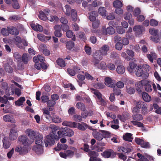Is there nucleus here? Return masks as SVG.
Returning a JSON list of instances; mask_svg holds the SVG:
<instances>
[{
	"instance_id": "35",
	"label": "nucleus",
	"mask_w": 161,
	"mask_h": 161,
	"mask_svg": "<svg viewBox=\"0 0 161 161\" xmlns=\"http://www.w3.org/2000/svg\"><path fill=\"white\" fill-rule=\"evenodd\" d=\"M66 36L69 38H71L73 37L72 39L73 41H75L76 40L75 36V35H73V33L71 30L67 31L66 32Z\"/></svg>"
},
{
	"instance_id": "25",
	"label": "nucleus",
	"mask_w": 161,
	"mask_h": 161,
	"mask_svg": "<svg viewBox=\"0 0 161 161\" xmlns=\"http://www.w3.org/2000/svg\"><path fill=\"white\" fill-rule=\"evenodd\" d=\"M53 110L52 108H49V110L45 108L42 109V111L43 112V114L45 115V117L47 119H48L51 118V116L50 114V112L49 111H52Z\"/></svg>"
},
{
	"instance_id": "29",
	"label": "nucleus",
	"mask_w": 161,
	"mask_h": 161,
	"mask_svg": "<svg viewBox=\"0 0 161 161\" xmlns=\"http://www.w3.org/2000/svg\"><path fill=\"white\" fill-rule=\"evenodd\" d=\"M33 61L36 64L40 61L41 63L45 61V58L42 56L38 55L37 56H35L33 58Z\"/></svg>"
},
{
	"instance_id": "55",
	"label": "nucleus",
	"mask_w": 161,
	"mask_h": 161,
	"mask_svg": "<svg viewBox=\"0 0 161 161\" xmlns=\"http://www.w3.org/2000/svg\"><path fill=\"white\" fill-rule=\"evenodd\" d=\"M137 156L139 158L137 161H148L147 158L140 153L137 154Z\"/></svg>"
},
{
	"instance_id": "51",
	"label": "nucleus",
	"mask_w": 161,
	"mask_h": 161,
	"mask_svg": "<svg viewBox=\"0 0 161 161\" xmlns=\"http://www.w3.org/2000/svg\"><path fill=\"white\" fill-rule=\"evenodd\" d=\"M76 106L78 109H81L82 111H85L86 110L85 106L82 103H77L76 104Z\"/></svg>"
},
{
	"instance_id": "15",
	"label": "nucleus",
	"mask_w": 161,
	"mask_h": 161,
	"mask_svg": "<svg viewBox=\"0 0 161 161\" xmlns=\"http://www.w3.org/2000/svg\"><path fill=\"white\" fill-rule=\"evenodd\" d=\"M33 149L37 154H41L43 152V146L42 145H35L33 147Z\"/></svg>"
},
{
	"instance_id": "56",
	"label": "nucleus",
	"mask_w": 161,
	"mask_h": 161,
	"mask_svg": "<svg viewBox=\"0 0 161 161\" xmlns=\"http://www.w3.org/2000/svg\"><path fill=\"white\" fill-rule=\"evenodd\" d=\"M57 64L61 67H64L65 65L64 61L62 59L59 58L57 61Z\"/></svg>"
},
{
	"instance_id": "40",
	"label": "nucleus",
	"mask_w": 161,
	"mask_h": 161,
	"mask_svg": "<svg viewBox=\"0 0 161 161\" xmlns=\"http://www.w3.org/2000/svg\"><path fill=\"white\" fill-rule=\"evenodd\" d=\"M70 14L72 19V20L74 22L76 21L77 19L76 11L74 9H72L71 10Z\"/></svg>"
},
{
	"instance_id": "11",
	"label": "nucleus",
	"mask_w": 161,
	"mask_h": 161,
	"mask_svg": "<svg viewBox=\"0 0 161 161\" xmlns=\"http://www.w3.org/2000/svg\"><path fill=\"white\" fill-rule=\"evenodd\" d=\"M18 136L17 131L15 128L11 129L9 133V137L11 140H14L16 139Z\"/></svg>"
},
{
	"instance_id": "17",
	"label": "nucleus",
	"mask_w": 161,
	"mask_h": 161,
	"mask_svg": "<svg viewBox=\"0 0 161 161\" xmlns=\"http://www.w3.org/2000/svg\"><path fill=\"white\" fill-rule=\"evenodd\" d=\"M3 119L6 122H10L13 123H15V120L13 115L10 114H8L4 115L3 116Z\"/></svg>"
},
{
	"instance_id": "54",
	"label": "nucleus",
	"mask_w": 161,
	"mask_h": 161,
	"mask_svg": "<svg viewBox=\"0 0 161 161\" xmlns=\"http://www.w3.org/2000/svg\"><path fill=\"white\" fill-rule=\"evenodd\" d=\"M131 123L134 125L137 126L139 127H144L143 124L138 121L133 120L131 121Z\"/></svg>"
},
{
	"instance_id": "28",
	"label": "nucleus",
	"mask_w": 161,
	"mask_h": 161,
	"mask_svg": "<svg viewBox=\"0 0 161 161\" xmlns=\"http://www.w3.org/2000/svg\"><path fill=\"white\" fill-rule=\"evenodd\" d=\"M99 50L104 55L107 54V52L109 50V47L106 45H103L99 49Z\"/></svg>"
},
{
	"instance_id": "27",
	"label": "nucleus",
	"mask_w": 161,
	"mask_h": 161,
	"mask_svg": "<svg viewBox=\"0 0 161 161\" xmlns=\"http://www.w3.org/2000/svg\"><path fill=\"white\" fill-rule=\"evenodd\" d=\"M123 139L126 141L131 142L133 139L132 134L129 133H126L123 136Z\"/></svg>"
},
{
	"instance_id": "41",
	"label": "nucleus",
	"mask_w": 161,
	"mask_h": 161,
	"mask_svg": "<svg viewBox=\"0 0 161 161\" xmlns=\"http://www.w3.org/2000/svg\"><path fill=\"white\" fill-rule=\"evenodd\" d=\"M77 127L80 130H84L87 128V125L84 123H82L81 124L78 123V124H77Z\"/></svg>"
},
{
	"instance_id": "49",
	"label": "nucleus",
	"mask_w": 161,
	"mask_h": 161,
	"mask_svg": "<svg viewBox=\"0 0 161 161\" xmlns=\"http://www.w3.org/2000/svg\"><path fill=\"white\" fill-rule=\"evenodd\" d=\"M144 86L145 90L148 92H151L152 91L151 85L149 84V81L147 80V83L144 84Z\"/></svg>"
},
{
	"instance_id": "60",
	"label": "nucleus",
	"mask_w": 161,
	"mask_h": 161,
	"mask_svg": "<svg viewBox=\"0 0 161 161\" xmlns=\"http://www.w3.org/2000/svg\"><path fill=\"white\" fill-rule=\"evenodd\" d=\"M92 114V111H90L89 112H88L87 111H83L81 113V115L82 118L85 119L87 117L88 114H89L90 115H91Z\"/></svg>"
},
{
	"instance_id": "18",
	"label": "nucleus",
	"mask_w": 161,
	"mask_h": 161,
	"mask_svg": "<svg viewBox=\"0 0 161 161\" xmlns=\"http://www.w3.org/2000/svg\"><path fill=\"white\" fill-rule=\"evenodd\" d=\"M8 31L9 32V33L14 35L17 36L19 34V31L17 28L13 26H11L7 27Z\"/></svg>"
},
{
	"instance_id": "44",
	"label": "nucleus",
	"mask_w": 161,
	"mask_h": 161,
	"mask_svg": "<svg viewBox=\"0 0 161 161\" xmlns=\"http://www.w3.org/2000/svg\"><path fill=\"white\" fill-rule=\"evenodd\" d=\"M115 32V31L114 28L112 26H109L108 27L106 30V33L105 34L112 35L114 34Z\"/></svg>"
},
{
	"instance_id": "20",
	"label": "nucleus",
	"mask_w": 161,
	"mask_h": 161,
	"mask_svg": "<svg viewBox=\"0 0 161 161\" xmlns=\"http://www.w3.org/2000/svg\"><path fill=\"white\" fill-rule=\"evenodd\" d=\"M147 57L148 60L152 63H153L154 59H156L157 57L156 54L154 52H150V54H147Z\"/></svg>"
},
{
	"instance_id": "6",
	"label": "nucleus",
	"mask_w": 161,
	"mask_h": 161,
	"mask_svg": "<svg viewBox=\"0 0 161 161\" xmlns=\"http://www.w3.org/2000/svg\"><path fill=\"white\" fill-rule=\"evenodd\" d=\"M103 54L99 50L96 51L93 54V56L94 58L93 62L94 65L97 64L99 63V60L103 58Z\"/></svg>"
},
{
	"instance_id": "14",
	"label": "nucleus",
	"mask_w": 161,
	"mask_h": 161,
	"mask_svg": "<svg viewBox=\"0 0 161 161\" xmlns=\"http://www.w3.org/2000/svg\"><path fill=\"white\" fill-rule=\"evenodd\" d=\"M104 83L107 86L110 87H114L115 86L114 81L109 77H106L105 78Z\"/></svg>"
},
{
	"instance_id": "38",
	"label": "nucleus",
	"mask_w": 161,
	"mask_h": 161,
	"mask_svg": "<svg viewBox=\"0 0 161 161\" xmlns=\"http://www.w3.org/2000/svg\"><path fill=\"white\" fill-rule=\"evenodd\" d=\"M118 151L120 153H127L130 152L131 151V149L130 148L121 147H118Z\"/></svg>"
},
{
	"instance_id": "53",
	"label": "nucleus",
	"mask_w": 161,
	"mask_h": 161,
	"mask_svg": "<svg viewBox=\"0 0 161 161\" xmlns=\"http://www.w3.org/2000/svg\"><path fill=\"white\" fill-rule=\"evenodd\" d=\"M98 67L99 69L105 70L107 69V65L105 62L102 61L99 64Z\"/></svg>"
},
{
	"instance_id": "42",
	"label": "nucleus",
	"mask_w": 161,
	"mask_h": 161,
	"mask_svg": "<svg viewBox=\"0 0 161 161\" xmlns=\"http://www.w3.org/2000/svg\"><path fill=\"white\" fill-rule=\"evenodd\" d=\"M132 118L135 121H140L143 119V117L141 114H137L133 115Z\"/></svg>"
},
{
	"instance_id": "21",
	"label": "nucleus",
	"mask_w": 161,
	"mask_h": 161,
	"mask_svg": "<svg viewBox=\"0 0 161 161\" xmlns=\"http://www.w3.org/2000/svg\"><path fill=\"white\" fill-rule=\"evenodd\" d=\"M36 138L35 141L36 145L43 146L44 143L42 142L43 136L40 133L38 134L37 136H36Z\"/></svg>"
},
{
	"instance_id": "24",
	"label": "nucleus",
	"mask_w": 161,
	"mask_h": 161,
	"mask_svg": "<svg viewBox=\"0 0 161 161\" xmlns=\"http://www.w3.org/2000/svg\"><path fill=\"white\" fill-rule=\"evenodd\" d=\"M88 155L90 157L89 161H94L95 158L98 156V153L94 151L90 150L88 152Z\"/></svg>"
},
{
	"instance_id": "57",
	"label": "nucleus",
	"mask_w": 161,
	"mask_h": 161,
	"mask_svg": "<svg viewBox=\"0 0 161 161\" xmlns=\"http://www.w3.org/2000/svg\"><path fill=\"white\" fill-rule=\"evenodd\" d=\"M114 7L115 8L121 7L122 6V2L119 0H116L113 3Z\"/></svg>"
},
{
	"instance_id": "5",
	"label": "nucleus",
	"mask_w": 161,
	"mask_h": 161,
	"mask_svg": "<svg viewBox=\"0 0 161 161\" xmlns=\"http://www.w3.org/2000/svg\"><path fill=\"white\" fill-rule=\"evenodd\" d=\"M136 75L138 77H142L143 78H146L149 76L148 72L144 71L142 69V67L140 65H138L136 67L135 70Z\"/></svg>"
},
{
	"instance_id": "1",
	"label": "nucleus",
	"mask_w": 161,
	"mask_h": 161,
	"mask_svg": "<svg viewBox=\"0 0 161 161\" xmlns=\"http://www.w3.org/2000/svg\"><path fill=\"white\" fill-rule=\"evenodd\" d=\"M74 132L73 130L67 128H61L57 132L58 137L61 138L63 136L71 137L74 135Z\"/></svg>"
},
{
	"instance_id": "9",
	"label": "nucleus",
	"mask_w": 161,
	"mask_h": 161,
	"mask_svg": "<svg viewBox=\"0 0 161 161\" xmlns=\"http://www.w3.org/2000/svg\"><path fill=\"white\" fill-rule=\"evenodd\" d=\"M29 149V148H27L26 147L18 146L15 149V151L18 152L19 154H22L27 153Z\"/></svg>"
},
{
	"instance_id": "64",
	"label": "nucleus",
	"mask_w": 161,
	"mask_h": 161,
	"mask_svg": "<svg viewBox=\"0 0 161 161\" xmlns=\"http://www.w3.org/2000/svg\"><path fill=\"white\" fill-rule=\"evenodd\" d=\"M97 102L98 104L102 106H104L106 104V102L102 97L98 99H97Z\"/></svg>"
},
{
	"instance_id": "48",
	"label": "nucleus",
	"mask_w": 161,
	"mask_h": 161,
	"mask_svg": "<svg viewBox=\"0 0 161 161\" xmlns=\"http://www.w3.org/2000/svg\"><path fill=\"white\" fill-rule=\"evenodd\" d=\"M15 93V94L17 95L18 96H20L21 94V90L20 89L15 88L14 89H12V92H11V94H14Z\"/></svg>"
},
{
	"instance_id": "12",
	"label": "nucleus",
	"mask_w": 161,
	"mask_h": 161,
	"mask_svg": "<svg viewBox=\"0 0 161 161\" xmlns=\"http://www.w3.org/2000/svg\"><path fill=\"white\" fill-rule=\"evenodd\" d=\"M147 83V80H142L136 83L135 85L136 89L138 92H141V89L142 88L143 86Z\"/></svg>"
},
{
	"instance_id": "45",
	"label": "nucleus",
	"mask_w": 161,
	"mask_h": 161,
	"mask_svg": "<svg viewBox=\"0 0 161 161\" xmlns=\"http://www.w3.org/2000/svg\"><path fill=\"white\" fill-rule=\"evenodd\" d=\"M25 100L24 97H21L19 99L15 102V105L18 106H21L23 104V103Z\"/></svg>"
},
{
	"instance_id": "22",
	"label": "nucleus",
	"mask_w": 161,
	"mask_h": 161,
	"mask_svg": "<svg viewBox=\"0 0 161 161\" xmlns=\"http://www.w3.org/2000/svg\"><path fill=\"white\" fill-rule=\"evenodd\" d=\"M37 36L40 41L44 42H47L51 38V36H45L41 34H37Z\"/></svg>"
},
{
	"instance_id": "23",
	"label": "nucleus",
	"mask_w": 161,
	"mask_h": 161,
	"mask_svg": "<svg viewBox=\"0 0 161 161\" xmlns=\"http://www.w3.org/2000/svg\"><path fill=\"white\" fill-rule=\"evenodd\" d=\"M14 40L15 41V44L17 46L21 49L24 48L23 46L22 45V40L19 36H16L14 38Z\"/></svg>"
},
{
	"instance_id": "30",
	"label": "nucleus",
	"mask_w": 161,
	"mask_h": 161,
	"mask_svg": "<svg viewBox=\"0 0 161 161\" xmlns=\"http://www.w3.org/2000/svg\"><path fill=\"white\" fill-rule=\"evenodd\" d=\"M35 67L38 70L40 69L41 68L45 69L47 68V66L45 63L42 62L40 64L39 63H37L35 64Z\"/></svg>"
},
{
	"instance_id": "13",
	"label": "nucleus",
	"mask_w": 161,
	"mask_h": 161,
	"mask_svg": "<svg viewBox=\"0 0 161 161\" xmlns=\"http://www.w3.org/2000/svg\"><path fill=\"white\" fill-rule=\"evenodd\" d=\"M102 155L104 157L108 158L109 157L114 158L116 156L114 151L111 150L104 152L102 153Z\"/></svg>"
},
{
	"instance_id": "34",
	"label": "nucleus",
	"mask_w": 161,
	"mask_h": 161,
	"mask_svg": "<svg viewBox=\"0 0 161 161\" xmlns=\"http://www.w3.org/2000/svg\"><path fill=\"white\" fill-rule=\"evenodd\" d=\"M117 72L119 74H124L125 71V69L124 67L122 65H118L116 69Z\"/></svg>"
},
{
	"instance_id": "43",
	"label": "nucleus",
	"mask_w": 161,
	"mask_h": 161,
	"mask_svg": "<svg viewBox=\"0 0 161 161\" xmlns=\"http://www.w3.org/2000/svg\"><path fill=\"white\" fill-rule=\"evenodd\" d=\"M49 128L52 130V132L51 134L54 136H55V131L58 130L59 129V127L58 126H57L53 124L50 125L49 126Z\"/></svg>"
},
{
	"instance_id": "62",
	"label": "nucleus",
	"mask_w": 161,
	"mask_h": 161,
	"mask_svg": "<svg viewBox=\"0 0 161 161\" xmlns=\"http://www.w3.org/2000/svg\"><path fill=\"white\" fill-rule=\"evenodd\" d=\"M146 104L142 101H139L136 103V106L139 109L141 108Z\"/></svg>"
},
{
	"instance_id": "36",
	"label": "nucleus",
	"mask_w": 161,
	"mask_h": 161,
	"mask_svg": "<svg viewBox=\"0 0 161 161\" xmlns=\"http://www.w3.org/2000/svg\"><path fill=\"white\" fill-rule=\"evenodd\" d=\"M52 121L55 123H59L62 122V119L58 116L56 115H54L51 117Z\"/></svg>"
},
{
	"instance_id": "32",
	"label": "nucleus",
	"mask_w": 161,
	"mask_h": 161,
	"mask_svg": "<svg viewBox=\"0 0 161 161\" xmlns=\"http://www.w3.org/2000/svg\"><path fill=\"white\" fill-rule=\"evenodd\" d=\"M142 96L143 100L146 102H149L151 100V97L145 92L142 93Z\"/></svg>"
},
{
	"instance_id": "63",
	"label": "nucleus",
	"mask_w": 161,
	"mask_h": 161,
	"mask_svg": "<svg viewBox=\"0 0 161 161\" xmlns=\"http://www.w3.org/2000/svg\"><path fill=\"white\" fill-rule=\"evenodd\" d=\"M153 107L156 109L155 112L158 114H161V108L159 107L156 104H154Z\"/></svg>"
},
{
	"instance_id": "8",
	"label": "nucleus",
	"mask_w": 161,
	"mask_h": 161,
	"mask_svg": "<svg viewBox=\"0 0 161 161\" xmlns=\"http://www.w3.org/2000/svg\"><path fill=\"white\" fill-rule=\"evenodd\" d=\"M133 30L135 32V34L137 36L141 35L145 31L144 28L140 25L135 26L134 27Z\"/></svg>"
},
{
	"instance_id": "2",
	"label": "nucleus",
	"mask_w": 161,
	"mask_h": 161,
	"mask_svg": "<svg viewBox=\"0 0 161 161\" xmlns=\"http://www.w3.org/2000/svg\"><path fill=\"white\" fill-rule=\"evenodd\" d=\"M18 142L23 146L29 148V146L32 143L34 142V139H29L27 136L25 135H22L19 136L18 138Z\"/></svg>"
},
{
	"instance_id": "50",
	"label": "nucleus",
	"mask_w": 161,
	"mask_h": 161,
	"mask_svg": "<svg viewBox=\"0 0 161 161\" xmlns=\"http://www.w3.org/2000/svg\"><path fill=\"white\" fill-rule=\"evenodd\" d=\"M99 12L102 16L105 17L106 16V11L104 7H100L98 9Z\"/></svg>"
},
{
	"instance_id": "46",
	"label": "nucleus",
	"mask_w": 161,
	"mask_h": 161,
	"mask_svg": "<svg viewBox=\"0 0 161 161\" xmlns=\"http://www.w3.org/2000/svg\"><path fill=\"white\" fill-rule=\"evenodd\" d=\"M91 92L93 93L95 96L98 99L102 97V94L97 90L94 89H91Z\"/></svg>"
},
{
	"instance_id": "39",
	"label": "nucleus",
	"mask_w": 161,
	"mask_h": 161,
	"mask_svg": "<svg viewBox=\"0 0 161 161\" xmlns=\"http://www.w3.org/2000/svg\"><path fill=\"white\" fill-rule=\"evenodd\" d=\"M31 59V57L26 54H23L22 57V60L25 64H26Z\"/></svg>"
},
{
	"instance_id": "59",
	"label": "nucleus",
	"mask_w": 161,
	"mask_h": 161,
	"mask_svg": "<svg viewBox=\"0 0 161 161\" xmlns=\"http://www.w3.org/2000/svg\"><path fill=\"white\" fill-rule=\"evenodd\" d=\"M100 131L102 133V135L103 136V138H108L110 136V133L108 131L101 130Z\"/></svg>"
},
{
	"instance_id": "16",
	"label": "nucleus",
	"mask_w": 161,
	"mask_h": 161,
	"mask_svg": "<svg viewBox=\"0 0 161 161\" xmlns=\"http://www.w3.org/2000/svg\"><path fill=\"white\" fill-rule=\"evenodd\" d=\"M2 142L3 143V147L4 149H7L9 147L11 143L8 137H5L3 139Z\"/></svg>"
},
{
	"instance_id": "33",
	"label": "nucleus",
	"mask_w": 161,
	"mask_h": 161,
	"mask_svg": "<svg viewBox=\"0 0 161 161\" xmlns=\"http://www.w3.org/2000/svg\"><path fill=\"white\" fill-rule=\"evenodd\" d=\"M89 18L91 21L96 20V17L97 16V12L96 11H93L89 13Z\"/></svg>"
},
{
	"instance_id": "37",
	"label": "nucleus",
	"mask_w": 161,
	"mask_h": 161,
	"mask_svg": "<svg viewBox=\"0 0 161 161\" xmlns=\"http://www.w3.org/2000/svg\"><path fill=\"white\" fill-rule=\"evenodd\" d=\"M129 65V67H128L127 69L130 73H132L135 71L136 70V67L138 66L133 63H130Z\"/></svg>"
},
{
	"instance_id": "61",
	"label": "nucleus",
	"mask_w": 161,
	"mask_h": 161,
	"mask_svg": "<svg viewBox=\"0 0 161 161\" xmlns=\"http://www.w3.org/2000/svg\"><path fill=\"white\" fill-rule=\"evenodd\" d=\"M108 69L110 70L113 71L115 69V65L111 63H109L107 65V68Z\"/></svg>"
},
{
	"instance_id": "52",
	"label": "nucleus",
	"mask_w": 161,
	"mask_h": 161,
	"mask_svg": "<svg viewBox=\"0 0 161 161\" xmlns=\"http://www.w3.org/2000/svg\"><path fill=\"white\" fill-rule=\"evenodd\" d=\"M93 86L95 88L99 89L103 88L105 86L103 83H95L93 84Z\"/></svg>"
},
{
	"instance_id": "19",
	"label": "nucleus",
	"mask_w": 161,
	"mask_h": 161,
	"mask_svg": "<svg viewBox=\"0 0 161 161\" xmlns=\"http://www.w3.org/2000/svg\"><path fill=\"white\" fill-rule=\"evenodd\" d=\"M62 125L64 126H68L71 128L77 127V123L75 122L64 121L62 122Z\"/></svg>"
},
{
	"instance_id": "7",
	"label": "nucleus",
	"mask_w": 161,
	"mask_h": 161,
	"mask_svg": "<svg viewBox=\"0 0 161 161\" xmlns=\"http://www.w3.org/2000/svg\"><path fill=\"white\" fill-rule=\"evenodd\" d=\"M25 133L29 137L31 138L30 139H34L37 136L38 134H39L38 132H36L34 130L31 129H26Z\"/></svg>"
},
{
	"instance_id": "47",
	"label": "nucleus",
	"mask_w": 161,
	"mask_h": 161,
	"mask_svg": "<svg viewBox=\"0 0 161 161\" xmlns=\"http://www.w3.org/2000/svg\"><path fill=\"white\" fill-rule=\"evenodd\" d=\"M39 18L43 20H46L48 18L47 16V15L45 14L42 11H40L39 15Z\"/></svg>"
},
{
	"instance_id": "10",
	"label": "nucleus",
	"mask_w": 161,
	"mask_h": 161,
	"mask_svg": "<svg viewBox=\"0 0 161 161\" xmlns=\"http://www.w3.org/2000/svg\"><path fill=\"white\" fill-rule=\"evenodd\" d=\"M12 60L9 59V61L4 64L3 67L6 72L8 73H12L13 71V69L10 65L12 64Z\"/></svg>"
},
{
	"instance_id": "31",
	"label": "nucleus",
	"mask_w": 161,
	"mask_h": 161,
	"mask_svg": "<svg viewBox=\"0 0 161 161\" xmlns=\"http://www.w3.org/2000/svg\"><path fill=\"white\" fill-rule=\"evenodd\" d=\"M1 87L2 88L5 90V92L7 95H10L11 92H9L10 88L8 86L6 82H3L1 84Z\"/></svg>"
},
{
	"instance_id": "3",
	"label": "nucleus",
	"mask_w": 161,
	"mask_h": 161,
	"mask_svg": "<svg viewBox=\"0 0 161 161\" xmlns=\"http://www.w3.org/2000/svg\"><path fill=\"white\" fill-rule=\"evenodd\" d=\"M59 137L58 136H54L52 134H50L49 135L46 136L45 137L44 142L45 143V145L46 147L48 146L53 145L55 143V139H58Z\"/></svg>"
},
{
	"instance_id": "58",
	"label": "nucleus",
	"mask_w": 161,
	"mask_h": 161,
	"mask_svg": "<svg viewBox=\"0 0 161 161\" xmlns=\"http://www.w3.org/2000/svg\"><path fill=\"white\" fill-rule=\"evenodd\" d=\"M66 47L69 49L72 48L74 46V43L71 41H69L66 43Z\"/></svg>"
},
{
	"instance_id": "4",
	"label": "nucleus",
	"mask_w": 161,
	"mask_h": 161,
	"mask_svg": "<svg viewBox=\"0 0 161 161\" xmlns=\"http://www.w3.org/2000/svg\"><path fill=\"white\" fill-rule=\"evenodd\" d=\"M70 150H67L66 153L61 152L59 153L60 156L64 158H71L74 155V153L77 151L76 149L74 147H70Z\"/></svg>"
},
{
	"instance_id": "26",
	"label": "nucleus",
	"mask_w": 161,
	"mask_h": 161,
	"mask_svg": "<svg viewBox=\"0 0 161 161\" xmlns=\"http://www.w3.org/2000/svg\"><path fill=\"white\" fill-rule=\"evenodd\" d=\"M92 135L97 140L101 141L103 139V135L97 131H93L92 132Z\"/></svg>"
}]
</instances>
